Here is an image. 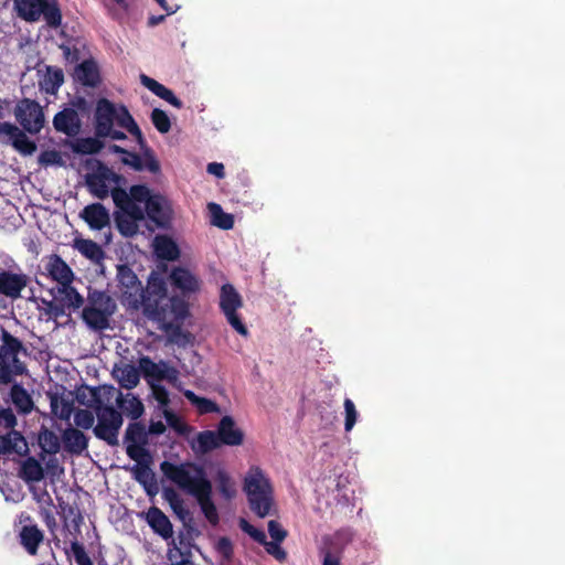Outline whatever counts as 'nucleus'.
<instances>
[{
  "instance_id": "1",
  "label": "nucleus",
  "mask_w": 565,
  "mask_h": 565,
  "mask_svg": "<svg viewBox=\"0 0 565 565\" xmlns=\"http://www.w3.org/2000/svg\"><path fill=\"white\" fill-rule=\"evenodd\" d=\"M117 277L124 305L131 309L142 308L143 315L158 322L167 332L180 329V324L189 316V303L177 296L169 297L162 277L152 271L143 288L137 275L127 265L118 267Z\"/></svg>"
},
{
  "instance_id": "2",
  "label": "nucleus",
  "mask_w": 565,
  "mask_h": 565,
  "mask_svg": "<svg viewBox=\"0 0 565 565\" xmlns=\"http://www.w3.org/2000/svg\"><path fill=\"white\" fill-rule=\"evenodd\" d=\"M160 470L171 482L196 499L202 513L211 525L218 524V512L212 500V482L202 466L194 462L177 465L164 460L160 463Z\"/></svg>"
},
{
  "instance_id": "3",
  "label": "nucleus",
  "mask_w": 565,
  "mask_h": 565,
  "mask_svg": "<svg viewBox=\"0 0 565 565\" xmlns=\"http://www.w3.org/2000/svg\"><path fill=\"white\" fill-rule=\"evenodd\" d=\"M95 135L98 138L125 140L126 134L115 126L126 129L139 146H145L142 132L125 105H116L107 98H99L94 113Z\"/></svg>"
},
{
  "instance_id": "4",
  "label": "nucleus",
  "mask_w": 565,
  "mask_h": 565,
  "mask_svg": "<svg viewBox=\"0 0 565 565\" xmlns=\"http://www.w3.org/2000/svg\"><path fill=\"white\" fill-rule=\"evenodd\" d=\"M116 388L111 385L89 388L90 404L96 411L97 425L94 427L95 436L109 446L118 445V433L122 426V415L113 406L104 405L115 397Z\"/></svg>"
},
{
  "instance_id": "5",
  "label": "nucleus",
  "mask_w": 565,
  "mask_h": 565,
  "mask_svg": "<svg viewBox=\"0 0 565 565\" xmlns=\"http://www.w3.org/2000/svg\"><path fill=\"white\" fill-rule=\"evenodd\" d=\"M111 198L117 211L114 220L118 232L125 237H132L139 231V222L145 220V211L132 199L131 188H113Z\"/></svg>"
},
{
  "instance_id": "6",
  "label": "nucleus",
  "mask_w": 565,
  "mask_h": 565,
  "mask_svg": "<svg viewBox=\"0 0 565 565\" xmlns=\"http://www.w3.org/2000/svg\"><path fill=\"white\" fill-rule=\"evenodd\" d=\"M243 490L249 509L259 518L269 514L273 504V486L269 478L258 466H252L244 478Z\"/></svg>"
},
{
  "instance_id": "7",
  "label": "nucleus",
  "mask_w": 565,
  "mask_h": 565,
  "mask_svg": "<svg viewBox=\"0 0 565 565\" xmlns=\"http://www.w3.org/2000/svg\"><path fill=\"white\" fill-rule=\"evenodd\" d=\"M0 340V385H9L15 376L28 372L25 363L19 359L20 353L26 354V348L4 328H1Z\"/></svg>"
},
{
  "instance_id": "8",
  "label": "nucleus",
  "mask_w": 565,
  "mask_h": 565,
  "mask_svg": "<svg viewBox=\"0 0 565 565\" xmlns=\"http://www.w3.org/2000/svg\"><path fill=\"white\" fill-rule=\"evenodd\" d=\"M117 309L115 300L105 291L89 289L82 319L94 331H104L110 326V318Z\"/></svg>"
},
{
  "instance_id": "9",
  "label": "nucleus",
  "mask_w": 565,
  "mask_h": 565,
  "mask_svg": "<svg viewBox=\"0 0 565 565\" xmlns=\"http://www.w3.org/2000/svg\"><path fill=\"white\" fill-rule=\"evenodd\" d=\"M130 188L132 199L137 204H145L143 211L148 218L160 228H169L173 217L170 201L161 194H152L145 184H135Z\"/></svg>"
},
{
  "instance_id": "10",
  "label": "nucleus",
  "mask_w": 565,
  "mask_h": 565,
  "mask_svg": "<svg viewBox=\"0 0 565 565\" xmlns=\"http://www.w3.org/2000/svg\"><path fill=\"white\" fill-rule=\"evenodd\" d=\"M18 15L28 22H35L43 15L46 24L58 28L62 13L57 0H14Z\"/></svg>"
},
{
  "instance_id": "11",
  "label": "nucleus",
  "mask_w": 565,
  "mask_h": 565,
  "mask_svg": "<svg viewBox=\"0 0 565 565\" xmlns=\"http://www.w3.org/2000/svg\"><path fill=\"white\" fill-rule=\"evenodd\" d=\"M243 307V299L239 292L231 284H224L221 287L220 294V308L226 317L230 326L241 335L246 337L248 329L237 313V310Z\"/></svg>"
},
{
  "instance_id": "12",
  "label": "nucleus",
  "mask_w": 565,
  "mask_h": 565,
  "mask_svg": "<svg viewBox=\"0 0 565 565\" xmlns=\"http://www.w3.org/2000/svg\"><path fill=\"white\" fill-rule=\"evenodd\" d=\"M14 117L21 127L31 135L39 134L44 127L43 109L34 99H21L14 108Z\"/></svg>"
},
{
  "instance_id": "13",
  "label": "nucleus",
  "mask_w": 565,
  "mask_h": 565,
  "mask_svg": "<svg viewBox=\"0 0 565 565\" xmlns=\"http://www.w3.org/2000/svg\"><path fill=\"white\" fill-rule=\"evenodd\" d=\"M110 175H113L110 168L100 161L97 162V167L93 172L86 174L85 183L94 198L104 200L109 194L111 195V190L109 189Z\"/></svg>"
},
{
  "instance_id": "14",
  "label": "nucleus",
  "mask_w": 565,
  "mask_h": 565,
  "mask_svg": "<svg viewBox=\"0 0 565 565\" xmlns=\"http://www.w3.org/2000/svg\"><path fill=\"white\" fill-rule=\"evenodd\" d=\"M30 282V277L22 271L0 269V295L10 298H21L22 290Z\"/></svg>"
},
{
  "instance_id": "15",
  "label": "nucleus",
  "mask_w": 565,
  "mask_h": 565,
  "mask_svg": "<svg viewBox=\"0 0 565 565\" xmlns=\"http://www.w3.org/2000/svg\"><path fill=\"white\" fill-rule=\"evenodd\" d=\"M139 370L149 383L163 380L172 382L178 377V371L173 367H169L167 362L160 361L156 363L149 356H141L139 359Z\"/></svg>"
},
{
  "instance_id": "16",
  "label": "nucleus",
  "mask_w": 565,
  "mask_h": 565,
  "mask_svg": "<svg viewBox=\"0 0 565 565\" xmlns=\"http://www.w3.org/2000/svg\"><path fill=\"white\" fill-rule=\"evenodd\" d=\"M142 150V157L134 151H129L126 157L121 158V162L126 166L131 167L135 171L148 170L149 172L157 174L160 173V162L156 158L153 150L147 146H139Z\"/></svg>"
},
{
  "instance_id": "17",
  "label": "nucleus",
  "mask_w": 565,
  "mask_h": 565,
  "mask_svg": "<svg viewBox=\"0 0 565 565\" xmlns=\"http://www.w3.org/2000/svg\"><path fill=\"white\" fill-rule=\"evenodd\" d=\"M169 281L174 289L180 291L181 296L178 297L183 300L184 297H189L200 290L199 278L188 268L181 266L174 267L171 270Z\"/></svg>"
},
{
  "instance_id": "18",
  "label": "nucleus",
  "mask_w": 565,
  "mask_h": 565,
  "mask_svg": "<svg viewBox=\"0 0 565 565\" xmlns=\"http://www.w3.org/2000/svg\"><path fill=\"white\" fill-rule=\"evenodd\" d=\"M3 135L10 138L11 146L23 156H31L36 151V145L25 135V130L20 129L14 124L3 121Z\"/></svg>"
},
{
  "instance_id": "19",
  "label": "nucleus",
  "mask_w": 565,
  "mask_h": 565,
  "mask_svg": "<svg viewBox=\"0 0 565 565\" xmlns=\"http://www.w3.org/2000/svg\"><path fill=\"white\" fill-rule=\"evenodd\" d=\"M45 270L49 277L56 281L58 286L72 284L74 280V271L67 263L57 254H52L45 263Z\"/></svg>"
},
{
  "instance_id": "20",
  "label": "nucleus",
  "mask_w": 565,
  "mask_h": 565,
  "mask_svg": "<svg viewBox=\"0 0 565 565\" xmlns=\"http://www.w3.org/2000/svg\"><path fill=\"white\" fill-rule=\"evenodd\" d=\"M53 126L56 131L74 137L79 132L82 124L77 111L67 107L55 114Z\"/></svg>"
},
{
  "instance_id": "21",
  "label": "nucleus",
  "mask_w": 565,
  "mask_h": 565,
  "mask_svg": "<svg viewBox=\"0 0 565 565\" xmlns=\"http://www.w3.org/2000/svg\"><path fill=\"white\" fill-rule=\"evenodd\" d=\"M74 78L83 86L96 88L102 82L99 67L96 61L88 58L76 65L74 70Z\"/></svg>"
},
{
  "instance_id": "22",
  "label": "nucleus",
  "mask_w": 565,
  "mask_h": 565,
  "mask_svg": "<svg viewBox=\"0 0 565 565\" xmlns=\"http://www.w3.org/2000/svg\"><path fill=\"white\" fill-rule=\"evenodd\" d=\"M216 433L222 445L241 446L244 443V433L236 426L232 416L222 417Z\"/></svg>"
},
{
  "instance_id": "23",
  "label": "nucleus",
  "mask_w": 565,
  "mask_h": 565,
  "mask_svg": "<svg viewBox=\"0 0 565 565\" xmlns=\"http://www.w3.org/2000/svg\"><path fill=\"white\" fill-rule=\"evenodd\" d=\"M79 216L92 230L100 231L110 223L109 212L102 203L86 205Z\"/></svg>"
},
{
  "instance_id": "24",
  "label": "nucleus",
  "mask_w": 565,
  "mask_h": 565,
  "mask_svg": "<svg viewBox=\"0 0 565 565\" xmlns=\"http://www.w3.org/2000/svg\"><path fill=\"white\" fill-rule=\"evenodd\" d=\"M12 452L20 456H26L29 454L25 438L15 429H9L7 434L0 435V455H9Z\"/></svg>"
},
{
  "instance_id": "25",
  "label": "nucleus",
  "mask_w": 565,
  "mask_h": 565,
  "mask_svg": "<svg viewBox=\"0 0 565 565\" xmlns=\"http://www.w3.org/2000/svg\"><path fill=\"white\" fill-rule=\"evenodd\" d=\"M146 521L154 533L168 540L173 535V526L169 518L157 507H151L146 513Z\"/></svg>"
},
{
  "instance_id": "26",
  "label": "nucleus",
  "mask_w": 565,
  "mask_h": 565,
  "mask_svg": "<svg viewBox=\"0 0 565 565\" xmlns=\"http://www.w3.org/2000/svg\"><path fill=\"white\" fill-rule=\"evenodd\" d=\"M62 440L65 451L81 455L88 447V438L79 429L68 427L63 431Z\"/></svg>"
},
{
  "instance_id": "27",
  "label": "nucleus",
  "mask_w": 565,
  "mask_h": 565,
  "mask_svg": "<svg viewBox=\"0 0 565 565\" xmlns=\"http://www.w3.org/2000/svg\"><path fill=\"white\" fill-rule=\"evenodd\" d=\"M19 539L24 550L34 556L38 554L39 546L44 540V534L35 524L24 525L20 531Z\"/></svg>"
},
{
  "instance_id": "28",
  "label": "nucleus",
  "mask_w": 565,
  "mask_h": 565,
  "mask_svg": "<svg viewBox=\"0 0 565 565\" xmlns=\"http://www.w3.org/2000/svg\"><path fill=\"white\" fill-rule=\"evenodd\" d=\"M156 255L163 260L174 262L180 257V248L178 244L167 235H158L154 238Z\"/></svg>"
},
{
  "instance_id": "29",
  "label": "nucleus",
  "mask_w": 565,
  "mask_h": 565,
  "mask_svg": "<svg viewBox=\"0 0 565 565\" xmlns=\"http://www.w3.org/2000/svg\"><path fill=\"white\" fill-rule=\"evenodd\" d=\"M117 406L131 419H138L145 412L142 402L132 394L126 396L118 390L115 393Z\"/></svg>"
},
{
  "instance_id": "30",
  "label": "nucleus",
  "mask_w": 565,
  "mask_h": 565,
  "mask_svg": "<svg viewBox=\"0 0 565 565\" xmlns=\"http://www.w3.org/2000/svg\"><path fill=\"white\" fill-rule=\"evenodd\" d=\"M141 83L156 96L166 100L175 108L181 109L183 107L181 99H179L171 89L156 79L148 77L147 75H141Z\"/></svg>"
},
{
  "instance_id": "31",
  "label": "nucleus",
  "mask_w": 565,
  "mask_h": 565,
  "mask_svg": "<svg viewBox=\"0 0 565 565\" xmlns=\"http://www.w3.org/2000/svg\"><path fill=\"white\" fill-rule=\"evenodd\" d=\"M18 476L28 483L39 482L44 478V469L34 457H28L21 462Z\"/></svg>"
},
{
  "instance_id": "32",
  "label": "nucleus",
  "mask_w": 565,
  "mask_h": 565,
  "mask_svg": "<svg viewBox=\"0 0 565 565\" xmlns=\"http://www.w3.org/2000/svg\"><path fill=\"white\" fill-rule=\"evenodd\" d=\"M74 248L94 263H99L105 257L103 248L93 239L76 238L74 241Z\"/></svg>"
},
{
  "instance_id": "33",
  "label": "nucleus",
  "mask_w": 565,
  "mask_h": 565,
  "mask_svg": "<svg viewBox=\"0 0 565 565\" xmlns=\"http://www.w3.org/2000/svg\"><path fill=\"white\" fill-rule=\"evenodd\" d=\"M64 83L63 70L55 66H46L43 79L40 82L41 87L50 94H55Z\"/></svg>"
},
{
  "instance_id": "34",
  "label": "nucleus",
  "mask_w": 565,
  "mask_h": 565,
  "mask_svg": "<svg viewBox=\"0 0 565 565\" xmlns=\"http://www.w3.org/2000/svg\"><path fill=\"white\" fill-rule=\"evenodd\" d=\"M60 303H65L73 310L79 309L84 305V297L76 290L72 284H64L57 287Z\"/></svg>"
},
{
  "instance_id": "35",
  "label": "nucleus",
  "mask_w": 565,
  "mask_h": 565,
  "mask_svg": "<svg viewBox=\"0 0 565 565\" xmlns=\"http://www.w3.org/2000/svg\"><path fill=\"white\" fill-rule=\"evenodd\" d=\"M10 397L20 413L28 414L32 411L33 401L22 385L13 384L10 390Z\"/></svg>"
},
{
  "instance_id": "36",
  "label": "nucleus",
  "mask_w": 565,
  "mask_h": 565,
  "mask_svg": "<svg viewBox=\"0 0 565 565\" xmlns=\"http://www.w3.org/2000/svg\"><path fill=\"white\" fill-rule=\"evenodd\" d=\"M38 443L42 449V452L47 455H55L61 449V441L58 436L44 426H42L39 431Z\"/></svg>"
},
{
  "instance_id": "37",
  "label": "nucleus",
  "mask_w": 565,
  "mask_h": 565,
  "mask_svg": "<svg viewBox=\"0 0 565 565\" xmlns=\"http://www.w3.org/2000/svg\"><path fill=\"white\" fill-rule=\"evenodd\" d=\"M162 497L180 520H184L189 515V511L184 508L182 498L173 488H164Z\"/></svg>"
},
{
  "instance_id": "38",
  "label": "nucleus",
  "mask_w": 565,
  "mask_h": 565,
  "mask_svg": "<svg viewBox=\"0 0 565 565\" xmlns=\"http://www.w3.org/2000/svg\"><path fill=\"white\" fill-rule=\"evenodd\" d=\"M198 451L207 454L222 446L217 433L213 430H203L196 436Z\"/></svg>"
},
{
  "instance_id": "39",
  "label": "nucleus",
  "mask_w": 565,
  "mask_h": 565,
  "mask_svg": "<svg viewBox=\"0 0 565 565\" xmlns=\"http://www.w3.org/2000/svg\"><path fill=\"white\" fill-rule=\"evenodd\" d=\"M209 210L212 215V224L222 230H231L234 226L232 214L225 213L217 203H210Z\"/></svg>"
},
{
  "instance_id": "40",
  "label": "nucleus",
  "mask_w": 565,
  "mask_h": 565,
  "mask_svg": "<svg viewBox=\"0 0 565 565\" xmlns=\"http://www.w3.org/2000/svg\"><path fill=\"white\" fill-rule=\"evenodd\" d=\"M140 370L139 366L136 367L134 365H125L119 369V383L126 390H131L136 387L140 381Z\"/></svg>"
},
{
  "instance_id": "41",
  "label": "nucleus",
  "mask_w": 565,
  "mask_h": 565,
  "mask_svg": "<svg viewBox=\"0 0 565 565\" xmlns=\"http://www.w3.org/2000/svg\"><path fill=\"white\" fill-rule=\"evenodd\" d=\"M185 398L196 407L200 414L218 412V405L206 397H200L194 392L188 390L184 392Z\"/></svg>"
},
{
  "instance_id": "42",
  "label": "nucleus",
  "mask_w": 565,
  "mask_h": 565,
  "mask_svg": "<svg viewBox=\"0 0 565 565\" xmlns=\"http://www.w3.org/2000/svg\"><path fill=\"white\" fill-rule=\"evenodd\" d=\"M134 477L137 482L145 487L148 493L151 492L150 487L154 484V473L148 463H137L134 467Z\"/></svg>"
},
{
  "instance_id": "43",
  "label": "nucleus",
  "mask_w": 565,
  "mask_h": 565,
  "mask_svg": "<svg viewBox=\"0 0 565 565\" xmlns=\"http://www.w3.org/2000/svg\"><path fill=\"white\" fill-rule=\"evenodd\" d=\"M125 441L131 444H146L147 431L145 425L139 422L130 423L126 429Z\"/></svg>"
},
{
  "instance_id": "44",
  "label": "nucleus",
  "mask_w": 565,
  "mask_h": 565,
  "mask_svg": "<svg viewBox=\"0 0 565 565\" xmlns=\"http://www.w3.org/2000/svg\"><path fill=\"white\" fill-rule=\"evenodd\" d=\"M217 488L221 494L225 499H232L236 494L234 484H232L231 478L224 470H218L216 475Z\"/></svg>"
},
{
  "instance_id": "45",
  "label": "nucleus",
  "mask_w": 565,
  "mask_h": 565,
  "mask_svg": "<svg viewBox=\"0 0 565 565\" xmlns=\"http://www.w3.org/2000/svg\"><path fill=\"white\" fill-rule=\"evenodd\" d=\"M151 121L160 134H167L171 129L170 118L162 109L154 108L151 111Z\"/></svg>"
},
{
  "instance_id": "46",
  "label": "nucleus",
  "mask_w": 565,
  "mask_h": 565,
  "mask_svg": "<svg viewBox=\"0 0 565 565\" xmlns=\"http://www.w3.org/2000/svg\"><path fill=\"white\" fill-rule=\"evenodd\" d=\"M320 555L322 556V565H341L340 556L331 547V539H323V546L320 548Z\"/></svg>"
},
{
  "instance_id": "47",
  "label": "nucleus",
  "mask_w": 565,
  "mask_h": 565,
  "mask_svg": "<svg viewBox=\"0 0 565 565\" xmlns=\"http://www.w3.org/2000/svg\"><path fill=\"white\" fill-rule=\"evenodd\" d=\"M343 406L345 414L344 429L345 431H350L356 423L358 411L354 403L350 398L344 399Z\"/></svg>"
},
{
  "instance_id": "48",
  "label": "nucleus",
  "mask_w": 565,
  "mask_h": 565,
  "mask_svg": "<svg viewBox=\"0 0 565 565\" xmlns=\"http://www.w3.org/2000/svg\"><path fill=\"white\" fill-rule=\"evenodd\" d=\"M94 415L88 409H78L74 415V422L77 427L89 429L94 425Z\"/></svg>"
},
{
  "instance_id": "49",
  "label": "nucleus",
  "mask_w": 565,
  "mask_h": 565,
  "mask_svg": "<svg viewBox=\"0 0 565 565\" xmlns=\"http://www.w3.org/2000/svg\"><path fill=\"white\" fill-rule=\"evenodd\" d=\"M18 420L10 407H3L0 403V427L6 429H14Z\"/></svg>"
},
{
  "instance_id": "50",
  "label": "nucleus",
  "mask_w": 565,
  "mask_h": 565,
  "mask_svg": "<svg viewBox=\"0 0 565 565\" xmlns=\"http://www.w3.org/2000/svg\"><path fill=\"white\" fill-rule=\"evenodd\" d=\"M71 550L73 552L77 565H94L90 557L87 555L84 546L77 541L72 542Z\"/></svg>"
},
{
  "instance_id": "51",
  "label": "nucleus",
  "mask_w": 565,
  "mask_h": 565,
  "mask_svg": "<svg viewBox=\"0 0 565 565\" xmlns=\"http://www.w3.org/2000/svg\"><path fill=\"white\" fill-rule=\"evenodd\" d=\"M215 548L224 561L228 562L232 559L234 550H233L232 541L228 537H226V536L220 537L216 543Z\"/></svg>"
},
{
  "instance_id": "52",
  "label": "nucleus",
  "mask_w": 565,
  "mask_h": 565,
  "mask_svg": "<svg viewBox=\"0 0 565 565\" xmlns=\"http://www.w3.org/2000/svg\"><path fill=\"white\" fill-rule=\"evenodd\" d=\"M163 415L167 424L177 433L184 434L186 431V425L181 420V418L175 413L169 409H164Z\"/></svg>"
},
{
  "instance_id": "53",
  "label": "nucleus",
  "mask_w": 565,
  "mask_h": 565,
  "mask_svg": "<svg viewBox=\"0 0 565 565\" xmlns=\"http://www.w3.org/2000/svg\"><path fill=\"white\" fill-rule=\"evenodd\" d=\"M280 543L281 542L267 541L264 544V547H265L266 552L269 555L274 556L277 561L285 562L287 558V552L281 547Z\"/></svg>"
},
{
  "instance_id": "54",
  "label": "nucleus",
  "mask_w": 565,
  "mask_h": 565,
  "mask_svg": "<svg viewBox=\"0 0 565 565\" xmlns=\"http://www.w3.org/2000/svg\"><path fill=\"white\" fill-rule=\"evenodd\" d=\"M268 532L273 541L276 542H282L287 537V531L275 520L268 522Z\"/></svg>"
},
{
  "instance_id": "55",
  "label": "nucleus",
  "mask_w": 565,
  "mask_h": 565,
  "mask_svg": "<svg viewBox=\"0 0 565 565\" xmlns=\"http://www.w3.org/2000/svg\"><path fill=\"white\" fill-rule=\"evenodd\" d=\"M60 160L61 157L56 150H45L39 157V162L44 166L58 163Z\"/></svg>"
},
{
  "instance_id": "56",
  "label": "nucleus",
  "mask_w": 565,
  "mask_h": 565,
  "mask_svg": "<svg viewBox=\"0 0 565 565\" xmlns=\"http://www.w3.org/2000/svg\"><path fill=\"white\" fill-rule=\"evenodd\" d=\"M143 444H131L129 443L126 448L127 455L132 460H139L142 456L147 455L146 449L142 447Z\"/></svg>"
},
{
  "instance_id": "57",
  "label": "nucleus",
  "mask_w": 565,
  "mask_h": 565,
  "mask_svg": "<svg viewBox=\"0 0 565 565\" xmlns=\"http://www.w3.org/2000/svg\"><path fill=\"white\" fill-rule=\"evenodd\" d=\"M49 313L54 318H60L66 315L65 308L67 307L65 303H60V298L56 300L49 301Z\"/></svg>"
},
{
  "instance_id": "58",
  "label": "nucleus",
  "mask_w": 565,
  "mask_h": 565,
  "mask_svg": "<svg viewBox=\"0 0 565 565\" xmlns=\"http://www.w3.org/2000/svg\"><path fill=\"white\" fill-rule=\"evenodd\" d=\"M100 149V143L96 139H85L83 142V149L81 150L83 153H96Z\"/></svg>"
},
{
  "instance_id": "59",
  "label": "nucleus",
  "mask_w": 565,
  "mask_h": 565,
  "mask_svg": "<svg viewBox=\"0 0 565 565\" xmlns=\"http://www.w3.org/2000/svg\"><path fill=\"white\" fill-rule=\"evenodd\" d=\"M206 170L210 174H213L217 178H224L225 175L224 166L220 162L209 163Z\"/></svg>"
},
{
  "instance_id": "60",
  "label": "nucleus",
  "mask_w": 565,
  "mask_h": 565,
  "mask_svg": "<svg viewBox=\"0 0 565 565\" xmlns=\"http://www.w3.org/2000/svg\"><path fill=\"white\" fill-rule=\"evenodd\" d=\"M67 514L68 516H73L72 522L75 526L78 527L83 523V515L76 507H68Z\"/></svg>"
},
{
  "instance_id": "61",
  "label": "nucleus",
  "mask_w": 565,
  "mask_h": 565,
  "mask_svg": "<svg viewBox=\"0 0 565 565\" xmlns=\"http://www.w3.org/2000/svg\"><path fill=\"white\" fill-rule=\"evenodd\" d=\"M166 431V425L161 422H151L149 425V434L162 435Z\"/></svg>"
},
{
  "instance_id": "62",
  "label": "nucleus",
  "mask_w": 565,
  "mask_h": 565,
  "mask_svg": "<svg viewBox=\"0 0 565 565\" xmlns=\"http://www.w3.org/2000/svg\"><path fill=\"white\" fill-rule=\"evenodd\" d=\"M254 541H256L257 543L264 545L266 542H267V537H266V534L264 531L262 530H258V529H253L250 535H249Z\"/></svg>"
},
{
  "instance_id": "63",
  "label": "nucleus",
  "mask_w": 565,
  "mask_h": 565,
  "mask_svg": "<svg viewBox=\"0 0 565 565\" xmlns=\"http://www.w3.org/2000/svg\"><path fill=\"white\" fill-rule=\"evenodd\" d=\"M110 173L113 175H110V178H109V183L117 184L116 188H121V184H125L127 182V180L124 175L114 172L111 169H110Z\"/></svg>"
},
{
  "instance_id": "64",
  "label": "nucleus",
  "mask_w": 565,
  "mask_h": 565,
  "mask_svg": "<svg viewBox=\"0 0 565 565\" xmlns=\"http://www.w3.org/2000/svg\"><path fill=\"white\" fill-rule=\"evenodd\" d=\"M156 397L161 404L168 403V392L164 387H158L156 390Z\"/></svg>"
}]
</instances>
